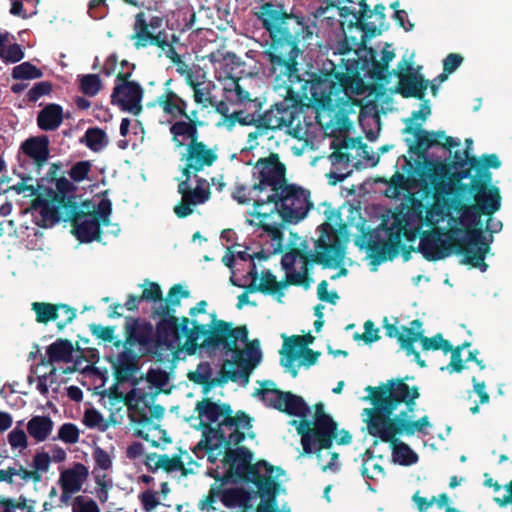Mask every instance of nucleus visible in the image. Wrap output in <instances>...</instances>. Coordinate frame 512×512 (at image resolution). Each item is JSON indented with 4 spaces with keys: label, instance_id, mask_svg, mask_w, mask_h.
<instances>
[{
    "label": "nucleus",
    "instance_id": "18",
    "mask_svg": "<svg viewBox=\"0 0 512 512\" xmlns=\"http://www.w3.org/2000/svg\"><path fill=\"white\" fill-rule=\"evenodd\" d=\"M403 133L412 134L415 140L406 139L408 152L424 160L425 167L431 168L434 164L426 160L427 151L437 145H441L447 150L460 146V140L451 136H446L444 131H427L422 129L421 124L406 125Z\"/></svg>",
    "mask_w": 512,
    "mask_h": 512
},
{
    "label": "nucleus",
    "instance_id": "14",
    "mask_svg": "<svg viewBox=\"0 0 512 512\" xmlns=\"http://www.w3.org/2000/svg\"><path fill=\"white\" fill-rule=\"evenodd\" d=\"M124 335L125 345L139 346L143 354L161 357L169 352L166 343L168 332L165 335L160 334L158 323L154 329L150 322L128 316L125 318Z\"/></svg>",
    "mask_w": 512,
    "mask_h": 512
},
{
    "label": "nucleus",
    "instance_id": "40",
    "mask_svg": "<svg viewBox=\"0 0 512 512\" xmlns=\"http://www.w3.org/2000/svg\"><path fill=\"white\" fill-rule=\"evenodd\" d=\"M47 363L70 362L73 357V345L68 339H57L47 347Z\"/></svg>",
    "mask_w": 512,
    "mask_h": 512
},
{
    "label": "nucleus",
    "instance_id": "28",
    "mask_svg": "<svg viewBox=\"0 0 512 512\" xmlns=\"http://www.w3.org/2000/svg\"><path fill=\"white\" fill-rule=\"evenodd\" d=\"M434 191L433 197L434 202L429 206H426V215L424 217V224L428 227H436L438 223L444 221L446 218L449 219V222H453L451 218H456L457 216H452L451 212H456V209L452 207V200L454 197H449L447 195H438V193Z\"/></svg>",
    "mask_w": 512,
    "mask_h": 512
},
{
    "label": "nucleus",
    "instance_id": "1",
    "mask_svg": "<svg viewBox=\"0 0 512 512\" xmlns=\"http://www.w3.org/2000/svg\"><path fill=\"white\" fill-rule=\"evenodd\" d=\"M268 34L264 55L270 64V73L276 81L287 84V92L295 102L308 101L326 107L340 98V94H361L363 80L355 75L349 59L340 57L326 72L299 73L298 58L316 28L314 20L302 13L287 11L283 4L264 2L255 13Z\"/></svg>",
    "mask_w": 512,
    "mask_h": 512
},
{
    "label": "nucleus",
    "instance_id": "23",
    "mask_svg": "<svg viewBox=\"0 0 512 512\" xmlns=\"http://www.w3.org/2000/svg\"><path fill=\"white\" fill-rule=\"evenodd\" d=\"M189 291L184 289L181 284L173 285L167 294L166 299L154 306L152 309V318H159L158 328L160 334H166L167 330L175 329L176 316L175 308L180 305L182 298L189 297Z\"/></svg>",
    "mask_w": 512,
    "mask_h": 512
},
{
    "label": "nucleus",
    "instance_id": "5",
    "mask_svg": "<svg viewBox=\"0 0 512 512\" xmlns=\"http://www.w3.org/2000/svg\"><path fill=\"white\" fill-rule=\"evenodd\" d=\"M489 249V244L478 229H467L456 224L449 230L434 227L424 232L418 247L428 261L442 260L454 252L464 256L463 263L479 268L482 272L488 268L485 256Z\"/></svg>",
    "mask_w": 512,
    "mask_h": 512
},
{
    "label": "nucleus",
    "instance_id": "27",
    "mask_svg": "<svg viewBox=\"0 0 512 512\" xmlns=\"http://www.w3.org/2000/svg\"><path fill=\"white\" fill-rule=\"evenodd\" d=\"M31 309L35 312L36 321L43 324L57 320L60 311L66 313V319L57 322V328L59 330L64 329L66 325L71 323L76 317V309L62 303L52 304L47 302H33Z\"/></svg>",
    "mask_w": 512,
    "mask_h": 512
},
{
    "label": "nucleus",
    "instance_id": "26",
    "mask_svg": "<svg viewBox=\"0 0 512 512\" xmlns=\"http://www.w3.org/2000/svg\"><path fill=\"white\" fill-rule=\"evenodd\" d=\"M143 94L144 90L139 83L116 84L111 94V104L138 116L143 110Z\"/></svg>",
    "mask_w": 512,
    "mask_h": 512
},
{
    "label": "nucleus",
    "instance_id": "3",
    "mask_svg": "<svg viewBox=\"0 0 512 512\" xmlns=\"http://www.w3.org/2000/svg\"><path fill=\"white\" fill-rule=\"evenodd\" d=\"M205 452L211 463H216L222 456L221 462L224 467H227L221 477L214 476L216 480L223 481V483L243 481L254 484L257 487L258 496L262 499L256 512H279L277 495L280 483L272 477L274 467L271 464L265 460L252 463L254 456L252 451L245 446L234 445V443L225 444L223 448L212 446Z\"/></svg>",
    "mask_w": 512,
    "mask_h": 512
},
{
    "label": "nucleus",
    "instance_id": "46",
    "mask_svg": "<svg viewBox=\"0 0 512 512\" xmlns=\"http://www.w3.org/2000/svg\"><path fill=\"white\" fill-rule=\"evenodd\" d=\"M84 138L86 146L94 152L100 151L108 144L105 131L98 127L87 129Z\"/></svg>",
    "mask_w": 512,
    "mask_h": 512
},
{
    "label": "nucleus",
    "instance_id": "24",
    "mask_svg": "<svg viewBox=\"0 0 512 512\" xmlns=\"http://www.w3.org/2000/svg\"><path fill=\"white\" fill-rule=\"evenodd\" d=\"M196 187L186 186V181H180L177 191L181 195V201L174 207V213L178 218H186L193 213V207L204 204L210 198V185L202 177H196Z\"/></svg>",
    "mask_w": 512,
    "mask_h": 512
},
{
    "label": "nucleus",
    "instance_id": "6",
    "mask_svg": "<svg viewBox=\"0 0 512 512\" xmlns=\"http://www.w3.org/2000/svg\"><path fill=\"white\" fill-rule=\"evenodd\" d=\"M312 206L309 191L288 183L279 192L268 193L265 197L257 196L251 215L258 219L257 226L273 241H281L283 223L299 222Z\"/></svg>",
    "mask_w": 512,
    "mask_h": 512
},
{
    "label": "nucleus",
    "instance_id": "12",
    "mask_svg": "<svg viewBox=\"0 0 512 512\" xmlns=\"http://www.w3.org/2000/svg\"><path fill=\"white\" fill-rule=\"evenodd\" d=\"M331 237L332 241L328 242L325 239L324 233H322L315 242L316 252L305 253L301 259V271L288 273V275H286V283L308 289L312 282L309 267L311 264H320L324 268L337 267L340 265L345 255V249L334 231L331 232ZM328 238H330V235H328Z\"/></svg>",
    "mask_w": 512,
    "mask_h": 512
},
{
    "label": "nucleus",
    "instance_id": "48",
    "mask_svg": "<svg viewBox=\"0 0 512 512\" xmlns=\"http://www.w3.org/2000/svg\"><path fill=\"white\" fill-rule=\"evenodd\" d=\"M42 77V70L30 62H23L12 69V78L15 80H34Z\"/></svg>",
    "mask_w": 512,
    "mask_h": 512
},
{
    "label": "nucleus",
    "instance_id": "44",
    "mask_svg": "<svg viewBox=\"0 0 512 512\" xmlns=\"http://www.w3.org/2000/svg\"><path fill=\"white\" fill-rule=\"evenodd\" d=\"M389 444L392 445V457L395 463L402 466H410L418 461V455L408 444L398 441L396 437L395 441Z\"/></svg>",
    "mask_w": 512,
    "mask_h": 512
},
{
    "label": "nucleus",
    "instance_id": "7",
    "mask_svg": "<svg viewBox=\"0 0 512 512\" xmlns=\"http://www.w3.org/2000/svg\"><path fill=\"white\" fill-rule=\"evenodd\" d=\"M181 336L186 337L185 345L189 354H194L198 348H223L233 350L238 341H248V329L245 325L232 327V324L217 319L215 313L211 314L210 325L200 324L197 320H190L183 316L176 317L175 329L168 331L167 347L173 352L181 345Z\"/></svg>",
    "mask_w": 512,
    "mask_h": 512
},
{
    "label": "nucleus",
    "instance_id": "11",
    "mask_svg": "<svg viewBox=\"0 0 512 512\" xmlns=\"http://www.w3.org/2000/svg\"><path fill=\"white\" fill-rule=\"evenodd\" d=\"M468 195H472L473 204H468L459 197H454L452 207L456 209L458 216L451 218L456 225L466 227L467 229H478L483 236L481 216H491L501 208L500 190L496 186H490L486 189L471 190Z\"/></svg>",
    "mask_w": 512,
    "mask_h": 512
},
{
    "label": "nucleus",
    "instance_id": "53",
    "mask_svg": "<svg viewBox=\"0 0 512 512\" xmlns=\"http://www.w3.org/2000/svg\"><path fill=\"white\" fill-rule=\"evenodd\" d=\"M143 286H145V288L140 295V298L143 299V301L161 303L163 300V293L158 283L146 280Z\"/></svg>",
    "mask_w": 512,
    "mask_h": 512
},
{
    "label": "nucleus",
    "instance_id": "20",
    "mask_svg": "<svg viewBox=\"0 0 512 512\" xmlns=\"http://www.w3.org/2000/svg\"><path fill=\"white\" fill-rule=\"evenodd\" d=\"M359 6V10H356L355 7L352 6H343L339 8L341 27L345 33V44L341 49V54L353 50L352 47H348L349 38L347 36V32H351L354 28L362 31L365 38H371L381 33L375 23L366 21L372 17L371 9L366 3V0H361Z\"/></svg>",
    "mask_w": 512,
    "mask_h": 512
},
{
    "label": "nucleus",
    "instance_id": "63",
    "mask_svg": "<svg viewBox=\"0 0 512 512\" xmlns=\"http://www.w3.org/2000/svg\"><path fill=\"white\" fill-rule=\"evenodd\" d=\"M51 456L47 452H37L33 456L32 470L36 471V474L42 476L43 473L47 472L50 468Z\"/></svg>",
    "mask_w": 512,
    "mask_h": 512
},
{
    "label": "nucleus",
    "instance_id": "8",
    "mask_svg": "<svg viewBox=\"0 0 512 512\" xmlns=\"http://www.w3.org/2000/svg\"><path fill=\"white\" fill-rule=\"evenodd\" d=\"M225 352L232 353V359L224 361L217 377H212L213 370L208 362H201L196 371L188 374L189 380L201 385L204 393H208L215 387L223 386L228 381H240L243 386H246L249 383L251 372L262 359L257 340L249 344L245 350H240L236 345L233 350H225Z\"/></svg>",
    "mask_w": 512,
    "mask_h": 512
},
{
    "label": "nucleus",
    "instance_id": "56",
    "mask_svg": "<svg viewBox=\"0 0 512 512\" xmlns=\"http://www.w3.org/2000/svg\"><path fill=\"white\" fill-rule=\"evenodd\" d=\"M24 58V52L17 43L10 44L0 50V59L5 63H17Z\"/></svg>",
    "mask_w": 512,
    "mask_h": 512
},
{
    "label": "nucleus",
    "instance_id": "10",
    "mask_svg": "<svg viewBox=\"0 0 512 512\" xmlns=\"http://www.w3.org/2000/svg\"><path fill=\"white\" fill-rule=\"evenodd\" d=\"M300 417L301 420H292L290 424L296 427L297 433L301 436V444L304 454L314 453L318 460L321 459V451L330 449L333 441L337 438L338 424L325 412L322 402L314 405L313 421L307 417Z\"/></svg>",
    "mask_w": 512,
    "mask_h": 512
},
{
    "label": "nucleus",
    "instance_id": "51",
    "mask_svg": "<svg viewBox=\"0 0 512 512\" xmlns=\"http://www.w3.org/2000/svg\"><path fill=\"white\" fill-rule=\"evenodd\" d=\"M260 285H265L267 287L264 294L274 295L279 293L283 288L289 286L290 283H286V278L279 282L270 270H264L262 271Z\"/></svg>",
    "mask_w": 512,
    "mask_h": 512
},
{
    "label": "nucleus",
    "instance_id": "47",
    "mask_svg": "<svg viewBox=\"0 0 512 512\" xmlns=\"http://www.w3.org/2000/svg\"><path fill=\"white\" fill-rule=\"evenodd\" d=\"M102 86V80L98 74H85L79 77V89L88 97L96 96Z\"/></svg>",
    "mask_w": 512,
    "mask_h": 512
},
{
    "label": "nucleus",
    "instance_id": "25",
    "mask_svg": "<svg viewBox=\"0 0 512 512\" xmlns=\"http://www.w3.org/2000/svg\"><path fill=\"white\" fill-rule=\"evenodd\" d=\"M49 143L46 135L25 140L21 145L24 158L21 160L20 169L40 173L50 156Z\"/></svg>",
    "mask_w": 512,
    "mask_h": 512
},
{
    "label": "nucleus",
    "instance_id": "55",
    "mask_svg": "<svg viewBox=\"0 0 512 512\" xmlns=\"http://www.w3.org/2000/svg\"><path fill=\"white\" fill-rule=\"evenodd\" d=\"M52 90H53V85L50 81L37 82L28 91L26 97L29 102L35 103L41 97L50 95Z\"/></svg>",
    "mask_w": 512,
    "mask_h": 512
},
{
    "label": "nucleus",
    "instance_id": "62",
    "mask_svg": "<svg viewBox=\"0 0 512 512\" xmlns=\"http://www.w3.org/2000/svg\"><path fill=\"white\" fill-rule=\"evenodd\" d=\"M72 512H100V509L93 499L79 495L73 499Z\"/></svg>",
    "mask_w": 512,
    "mask_h": 512
},
{
    "label": "nucleus",
    "instance_id": "64",
    "mask_svg": "<svg viewBox=\"0 0 512 512\" xmlns=\"http://www.w3.org/2000/svg\"><path fill=\"white\" fill-rule=\"evenodd\" d=\"M91 170V164L89 161H79L75 163L70 171L69 176L75 182L83 181Z\"/></svg>",
    "mask_w": 512,
    "mask_h": 512
},
{
    "label": "nucleus",
    "instance_id": "19",
    "mask_svg": "<svg viewBox=\"0 0 512 512\" xmlns=\"http://www.w3.org/2000/svg\"><path fill=\"white\" fill-rule=\"evenodd\" d=\"M429 170L430 183L433 190L438 195H447L449 197H459L464 199L471 190L462 189L467 183H462L463 179L471 178V170L458 168L453 169L445 166L443 163L433 165Z\"/></svg>",
    "mask_w": 512,
    "mask_h": 512
},
{
    "label": "nucleus",
    "instance_id": "36",
    "mask_svg": "<svg viewBox=\"0 0 512 512\" xmlns=\"http://www.w3.org/2000/svg\"><path fill=\"white\" fill-rule=\"evenodd\" d=\"M130 39L133 41V45L136 49L146 48L148 46L164 48L167 46L168 34L164 29H160L154 33L151 31L150 33L146 31V25L142 23L138 34H132Z\"/></svg>",
    "mask_w": 512,
    "mask_h": 512
},
{
    "label": "nucleus",
    "instance_id": "16",
    "mask_svg": "<svg viewBox=\"0 0 512 512\" xmlns=\"http://www.w3.org/2000/svg\"><path fill=\"white\" fill-rule=\"evenodd\" d=\"M254 175L258 182L252 186V191L257 196L265 197L268 193L281 191L288 184L286 179V166L279 160L277 154H271L267 158H260L254 166Z\"/></svg>",
    "mask_w": 512,
    "mask_h": 512
},
{
    "label": "nucleus",
    "instance_id": "54",
    "mask_svg": "<svg viewBox=\"0 0 512 512\" xmlns=\"http://www.w3.org/2000/svg\"><path fill=\"white\" fill-rule=\"evenodd\" d=\"M305 253V251L299 248H292L288 252L283 254L281 258V265L282 268L285 270L286 275H288V273H291L292 271H296L295 264L298 259H302Z\"/></svg>",
    "mask_w": 512,
    "mask_h": 512
},
{
    "label": "nucleus",
    "instance_id": "4",
    "mask_svg": "<svg viewBox=\"0 0 512 512\" xmlns=\"http://www.w3.org/2000/svg\"><path fill=\"white\" fill-rule=\"evenodd\" d=\"M198 413L201 440L193 452L225 447L229 443L240 445L246 438L245 432L252 428V418L243 410L233 411L229 403L203 398L195 406Z\"/></svg>",
    "mask_w": 512,
    "mask_h": 512
},
{
    "label": "nucleus",
    "instance_id": "57",
    "mask_svg": "<svg viewBox=\"0 0 512 512\" xmlns=\"http://www.w3.org/2000/svg\"><path fill=\"white\" fill-rule=\"evenodd\" d=\"M426 215V205L422 200H414L411 208L407 212V223L416 222L419 226H423L424 217Z\"/></svg>",
    "mask_w": 512,
    "mask_h": 512
},
{
    "label": "nucleus",
    "instance_id": "22",
    "mask_svg": "<svg viewBox=\"0 0 512 512\" xmlns=\"http://www.w3.org/2000/svg\"><path fill=\"white\" fill-rule=\"evenodd\" d=\"M362 53V55H358V59H349L351 67H356L355 75H360V71H363L373 80L387 81L388 76L391 74L388 71V66L395 57L394 52L383 49L380 61L376 59L377 52L373 48L365 47Z\"/></svg>",
    "mask_w": 512,
    "mask_h": 512
},
{
    "label": "nucleus",
    "instance_id": "61",
    "mask_svg": "<svg viewBox=\"0 0 512 512\" xmlns=\"http://www.w3.org/2000/svg\"><path fill=\"white\" fill-rule=\"evenodd\" d=\"M58 438L65 443L75 444L79 441V429L73 423H64L58 430Z\"/></svg>",
    "mask_w": 512,
    "mask_h": 512
},
{
    "label": "nucleus",
    "instance_id": "21",
    "mask_svg": "<svg viewBox=\"0 0 512 512\" xmlns=\"http://www.w3.org/2000/svg\"><path fill=\"white\" fill-rule=\"evenodd\" d=\"M406 235V227L394 221L387 228V240H381L378 235L373 239L371 236L367 243V250L375 263H383L393 260L400 253L402 248V237Z\"/></svg>",
    "mask_w": 512,
    "mask_h": 512
},
{
    "label": "nucleus",
    "instance_id": "13",
    "mask_svg": "<svg viewBox=\"0 0 512 512\" xmlns=\"http://www.w3.org/2000/svg\"><path fill=\"white\" fill-rule=\"evenodd\" d=\"M91 201H82L81 204L76 206L75 215L71 218L60 215V221L71 222L75 236L82 243H91L93 241H100L102 230L101 226H108L110 224V216L112 214V202L110 199L102 198L96 206H93Z\"/></svg>",
    "mask_w": 512,
    "mask_h": 512
},
{
    "label": "nucleus",
    "instance_id": "38",
    "mask_svg": "<svg viewBox=\"0 0 512 512\" xmlns=\"http://www.w3.org/2000/svg\"><path fill=\"white\" fill-rule=\"evenodd\" d=\"M145 465L150 472H156L158 469H163L167 473L178 471L183 467L181 455H174L172 457L167 454L157 455L151 453L146 456Z\"/></svg>",
    "mask_w": 512,
    "mask_h": 512
},
{
    "label": "nucleus",
    "instance_id": "30",
    "mask_svg": "<svg viewBox=\"0 0 512 512\" xmlns=\"http://www.w3.org/2000/svg\"><path fill=\"white\" fill-rule=\"evenodd\" d=\"M218 156L202 141H192L187 144L185 161L190 163L196 170L202 171L205 167L212 166Z\"/></svg>",
    "mask_w": 512,
    "mask_h": 512
},
{
    "label": "nucleus",
    "instance_id": "60",
    "mask_svg": "<svg viewBox=\"0 0 512 512\" xmlns=\"http://www.w3.org/2000/svg\"><path fill=\"white\" fill-rule=\"evenodd\" d=\"M449 352L451 353V360L445 367H442L441 370H447L450 374L460 373L465 368V360L461 357L462 351H460L459 347H453L451 345V350Z\"/></svg>",
    "mask_w": 512,
    "mask_h": 512
},
{
    "label": "nucleus",
    "instance_id": "49",
    "mask_svg": "<svg viewBox=\"0 0 512 512\" xmlns=\"http://www.w3.org/2000/svg\"><path fill=\"white\" fill-rule=\"evenodd\" d=\"M418 341L424 351L442 350L444 354H447L451 350V343L444 339L441 333H437L432 337H426L423 335Z\"/></svg>",
    "mask_w": 512,
    "mask_h": 512
},
{
    "label": "nucleus",
    "instance_id": "42",
    "mask_svg": "<svg viewBox=\"0 0 512 512\" xmlns=\"http://www.w3.org/2000/svg\"><path fill=\"white\" fill-rule=\"evenodd\" d=\"M471 161V171L475 170L476 174L474 176L471 175L470 182L467 183V186H463L462 189L475 190L490 188V186H492V173L489 169L480 167V159L478 157H473Z\"/></svg>",
    "mask_w": 512,
    "mask_h": 512
},
{
    "label": "nucleus",
    "instance_id": "45",
    "mask_svg": "<svg viewBox=\"0 0 512 512\" xmlns=\"http://www.w3.org/2000/svg\"><path fill=\"white\" fill-rule=\"evenodd\" d=\"M142 23L146 25V31H149L150 33L151 31H153L154 33L160 29H163L164 18L158 15H153L149 19H147L146 14L144 12H138L135 15L132 34H138Z\"/></svg>",
    "mask_w": 512,
    "mask_h": 512
},
{
    "label": "nucleus",
    "instance_id": "32",
    "mask_svg": "<svg viewBox=\"0 0 512 512\" xmlns=\"http://www.w3.org/2000/svg\"><path fill=\"white\" fill-rule=\"evenodd\" d=\"M423 323L420 319H414L410 322V327L404 325L401 326V330L405 335L398 337V343L400 347L406 352L407 356H414V360L420 367H425L426 363L421 359L420 353L415 350L414 343L418 342L423 336L422 330Z\"/></svg>",
    "mask_w": 512,
    "mask_h": 512
},
{
    "label": "nucleus",
    "instance_id": "31",
    "mask_svg": "<svg viewBox=\"0 0 512 512\" xmlns=\"http://www.w3.org/2000/svg\"><path fill=\"white\" fill-rule=\"evenodd\" d=\"M429 87V81L418 72H408L401 75L396 92L403 98H416L424 100L425 92Z\"/></svg>",
    "mask_w": 512,
    "mask_h": 512
},
{
    "label": "nucleus",
    "instance_id": "15",
    "mask_svg": "<svg viewBox=\"0 0 512 512\" xmlns=\"http://www.w3.org/2000/svg\"><path fill=\"white\" fill-rule=\"evenodd\" d=\"M285 99L272 105L264 113H258L257 128L266 129V131L280 130L287 128V133L293 138L301 140L305 131L301 126L300 110L296 102Z\"/></svg>",
    "mask_w": 512,
    "mask_h": 512
},
{
    "label": "nucleus",
    "instance_id": "41",
    "mask_svg": "<svg viewBox=\"0 0 512 512\" xmlns=\"http://www.w3.org/2000/svg\"><path fill=\"white\" fill-rule=\"evenodd\" d=\"M53 421L49 416H33L27 423V431L36 442L45 441L53 430Z\"/></svg>",
    "mask_w": 512,
    "mask_h": 512
},
{
    "label": "nucleus",
    "instance_id": "34",
    "mask_svg": "<svg viewBox=\"0 0 512 512\" xmlns=\"http://www.w3.org/2000/svg\"><path fill=\"white\" fill-rule=\"evenodd\" d=\"M138 370V356L126 348L119 354L117 363L114 364V377L117 383L128 382Z\"/></svg>",
    "mask_w": 512,
    "mask_h": 512
},
{
    "label": "nucleus",
    "instance_id": "37",
    "mask_svg": "<svg viewBox=\"0 0 512 512\" xmlns=\"http://www.w3.org/2000/svg\"><path fill=\"white\" fill-rule=\"evenodd\" d=\"M202 123L195 121L192 118L187 121H176L170 126V133L172 134V140L176 147L180 148L184 146V142L179 137L189 139V142L197 141L199 139L198 126Z\"/></svg>",
    "mask_w": 512,
    "mask_h": 512
},
{
    "label": "nucleus",
    "instance_id": "29",
    "mask_svg": "<svg viewBox=\"0 0 512 512\" xmlns=\"http://www.w3.org/2000/svg\"><path fill=\"white\" fill-rule=\"evenodd\" d=\"M226 483H221L214 487L218 498L225 507H240L244 510L251 509L252 492L243 487L224 488Z\"/></svg>",
    "mask_w": 512,
    "mask_h": 512
},
{
    "label": "nucleus",
    "instance_id": "2",
    "mask_svg": "<svg viewBox=\"0 0 512 512\" xmlns=\"http://www.w3.org/2000/svg\"><path fill=\"white\" fill-rule=\"evenodd\" d=\"M365 390L369 394L363 400L373 407L365 408L362 415L367 416L365 422L371 436L393 443L397 435L427 434L425 428L431 426L429 417L424 415L414 421L409 416L420 397L417 386H409L404 379H390L378 387L367 386Z\"/></svg>",
    "mask_w": 512,
    "mask_h": 512
},
{
    "label": "nucleus",
    "instance_id": "17",
    "mask_svg": "<svg viewBox=\"0 0 512 512\" xmlns=\"http://www.w3.org/2000/svg\"><path fill=\"white\" fill-rule=\"evenodd\" d=\"M256 394L261 396V400L268 407L289 416L306 417L310 414V407L303 397L276 388V384L272 380L263 381Z\"/></svg>",
    "mask_w": 512,
    "mask_h": 512
},
{
    "label": "nucleus",
    "instance_id": "43",
    "mask_svg": "<svg viewBox=\"0 0 512 512\" xmlns=\"http://www.w3.org/2000/svg\"><path fill=\"white\" fill-rule=\"evenodd\" d=\"M17 175L20 177L21 181L13 186H11L9 189L15 191L17 194L24 193L25 191L30 192V196H33L34 198L37 197V195L42 194V188L43 185L40 183H37L36 185L28 184L29 181L35 180L38 181V178L40 176V173H32L30 170H22L17 173Z\"/></svg>",
    "mask_w": 512,
    "mask_h": 512
},
{
    "label": "nucleus",
    "instance_id": "52",
    "mask_svg": "<svg viewBox=\"0 0 512 512\" xmlns=\"http://www.w3.org/2000/svg\"><path fill=\"white\" fill-rule=\"evenodd\" d=\"M158 492L147 489L138 495V499L145 512H154V510L161 505V500Z\"/></svg>",
    "mask_w": 512,
    "mask_h": 512
},
{
    "label": "nucleus",
    "instance_id": "35",
    "mask_svg": "<svg viewBox=\"0 0 512 512\" xmlns=\"http://www.w3.org/2000/svg\"><path fill=\"white\" fill-rule=\"evenodd\" d=\"M64 119L63 107L57 103H49L37 114V126L42 131L57 130Z\"/></svg>",
    "mask_w": 512,
    "mask_h": 512
},
{
    "label": "nucleus",
    "instance_id": "33",
    "mask_svg": "<svg viewBox=\"0 0 512 512\" xmlns=\"http://www.w3.org/2000/svg\"><path fill=\"white\" fill-rule=\"evenodd\" d=\"M88 475V468L84 464L76 462L72 467L60 472L58 484L60 488H65L77 493L82 489Z\"/></svg>",
    "mask_w": 512,
    "mask_h": 512
},
{
    "label": "nucleus",
    "instance_id": "58",
    "mask_svg": "<svg viewBox=\"0 0 512 512\" xmlns=\"http://www.w3.org/2000/svg\"><path fill=\"white\" fill-rule=\"evenodd\" d=\"M255 110L253 112H247L246 110H239V114H242L238 118V123L242 126H255L258 125V113L262 108V103L256 98L253 101Z\"/></svg>",
    "mask_w": 512,
    "mask_h": 512
},
{
    "label": "nucleus",
    "instance_id": "50",
    "mask_svg": "<svg viewBox=\"0 0 512 512\" xmlns=\"http://www.w3.org/2000/svg\"><path fill=\"white\" fill-rule=\"evenodd\" d=\"M157 103L165 114L172 118H177V112H180V110L177 105L178 101L176 100V93L174 91L170 89L165 90V92L157 98Z\"/></svg>",
    "mask_w": 512,
    "mask_h": 512
},
{
    "label": "nucleus",
    "instance_id": "59",
    "mask_svg": "<svg viewBox=\"0 0 512 512\" xmlns=\"http://www.w3.org/2000/svg\"><path fill=\"white\" fill-rule=\"evenodd\" d=\"M473 157L474 156H470L468 149L456 150L453 154V160L444 164L453 169L464 168L471 170V159Z\"/></svg>",
    "mask_w": 512,
    "mask_h": 512
},
{
    "label": "nucleus",
    "instance_id": "9",
    "mask_svg": "<svg viewBox=\"0 0 512 512\" xmlns=\"http://www.w3.org/2000/svg\"><path fill=\"white\" fill-rule=\"evenodd\" d=\"M56 189L43 186L42 194L33 198L30 210L41 216V227H48L60 221V215L71 218L75 215L78 201L77 187L65 177H59L55 182Z\"/></svg>",
    "mask_w": 512,
    "mask_h": 512
},
{
    "label": "nucleus",
    "instance_id": "39",
    "mask_svg": "<svg viewBox=\"0 0 512 512\" xmlns=\"http://www.w3.org/2000/svg\"><path fill=\"white\" fill-rule=\"evenodd\" d=\"M313 340L314 337L310 334L306 336L294 335L290 338H285L283 348L280 350V354H285L287 359L286 362L282 360L281 364L286 368H290L294 361L300 357L298 348H305L308 344L312 343Z\"/></svg>",
    "mask_w": 512,
    "mask_h": 512
}]
</instances>
